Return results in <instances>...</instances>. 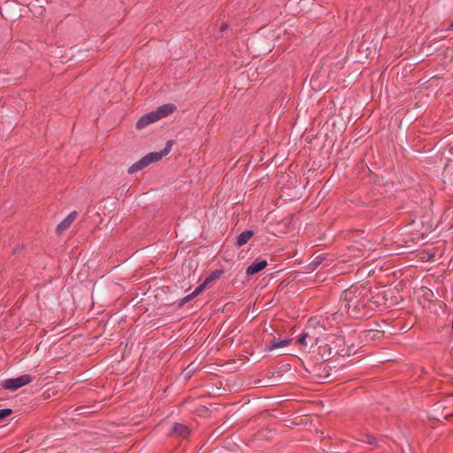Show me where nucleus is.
Here are the masks:
<instances>
[{"label": "nucleus", "mask_w": 453, "mask_h": 453, "mask_svg": "<svg viewBox=\"0 0 453 453\" xmlns=\"http://www.w3.org/2000/svg\"><path fill=\"white\" fill-rule=\"evenodd\" d=\"M370 291L365 287H352L345 290L341 297L340 314L353 319H364L370 316Z\"/></svg>", "instance_id": "1"}, {"label": "nucleus", "mask_w": 453, "mask_h": 453, "mask_svg": "<svg viewBox=\"0 0 453 453\" xmlns=\"http://www.w3.org/2000/svg\"><path fill=\"white\" fill-rule=\"evenodd\" d=\"M175 109L176 107L172 104H163L157 107L155 111L142 116L137 120L135 127L137 129H142L150 124L155 123L164 118H166L172 114Z\"/></svg>", "instance_id": "2"}, {"label": "nucleus", "mask_w": 453, "mask_h": 453, "mask_svg": "<svg viewBox=\"0 0 453 453\" xmlns=\"http://www.w3.org/2000/svg\"><path fill=\"white\" fill-rule=\"evenodd\" d=\"M172 148L171 142H168L166 146L158 152H150L142 157L140 160L133 164L128 168V173L134 174L143 168L147 167L150 164L159 161L163 157L166 156Z\"/></svg>", "instance_id": "3"}, {"label": "nucleus", "mask_w": 453, "mask_h": 453, "mask_svg": "<svg viewBox=\"0 0 453 453\" xmlns=\"http://www.w3.org/2000/svg\"><path fill=\"white\" fill-rule=\"evenodd\" d=\"M32 381V377L28 374H24L17 378L4 380L3 388L7 390L15 391L19 388L29 384Z\"/></svg>", "instance_id": "4"}, {"label": "nucleus", "mask_w": 453, "mask_h": 453, "mask_svg": "<svg viewBox=\"0 0 453 453\" xmlns=\"http://www.w3.org/2000/svg\"><path fill=\"white\" fill-rule=\"evenodd\" d=\"M267 265V261L264 259H257L251 263L246 269L247 275H253L264 270Z\"/></svg>", "instance_id": "5"}, {"label": "nucleus", "mask_w": 453, "mask_h": 453, "mask_svg": "<svg viewBox=\"0 0 453 453\" xmlns=\"http://www.w3.org/2000/svg\"><path fill=\"white\" fill-rule=\"evenodd\" d=\"M76 215H77V212L76 211H72L71 213H69L58 225V232H63L65 230H66L70 225L73 223V221L76 218Z\"/></svg>", "instance_id": "6"}, {"label": "nucleus", "mask_w": 453, "mask_h": 453, "mask_svg": "<svg viewBox=\"0 0 453 453\" xmlns=\"http://www.w3.org/2000/svg\"><path fill=\"white\" fill-rule=\"evenodd\" d=\"M170 434H175L181 438H186L189 434V430L186 426L175 423L173 426Z\"/></svg>", "instance_id": "7"}, {"label": "nucleus", "mask_w": 453, "mask_h": 453, "mask_svg": "<svg viewBox=\"0 0 453 453\" xmlns=\"http://www.w3.org/2000/svg\"><path fill=\"white\" fill-rule=\"evenodd\" d=\"M254 234L253 231L246 230L242 232L237 237L235 241V245L238 247H242L246 244L251 236Z\"/></svg>", "instance_id": "8"}, {"label": "nucleus", "mask_w": 453, "mask_h": 453, "mask_svg": "<svg viewBox=\"0 0 453 453\" xmlns=\"http://www.w3.org/2000/svg\"><path fill=\"white\" fill-rule=\"evenodd\" d=\"M290 343V340L288 338L285 339H280L277 341H273L266 349L270 351L280 349V348H285Z\"/></svg>", "instance_id": "9"}, {"label": "nucleus", "mask_w": 453, "mask_h": 453, "mask_svg": "<svg viewBox=\"0 0 453 453\" xmlns=\"http://www.w3.org/2000/svg\"><path fill=\"white\" fill-rule=\"evenodd\" d=\"M222 273H223L222 270H215L209 276H207L203 281L205 282L206 285H208L211 281H213L214 280H216L219 277H220V275Z\"/></svg>", "instance_id": "10"}, {"label": "nucleus", "mask_w": 453, "mask_h": 453, "mask_svg": "<svg viewBox=\"0 0 453 453\" xmlns=\"http://www.w3.org/2000/svg\"><path fill=\"white\" fill-rule=\"evenodd\" d=\"M206 287L207 285L203 281L197 288H195V290L191 293V296H197Z\"/></svg>", "instance_id": "11"}, {"label": "nucleus", "mask_w": 453, "mask_h": 453, "mask_svg": "<svg viewBox=\"0 0 453 453\" xmlns=\"http://www.w3.org/2000/svg\"><path fill=\"white\" fill-rule=\"evenodd\" d=\"M12 413V410L9 408L0 409V420L5 418Z\"/></svg>", "instance_id": "12"}, {"label": "nucleus", "mask_w": 453, "mask_h": 453, "mask_svg": "<svg viewBox=\"0 0 453 453\" xmlns=\"http://www.w3.org/2000/svg\"><path fill=\"white\" fill-rule=\"evenodd\" d=\"M365 438H366V440H363L362 441L366 442V443H368L370 445H376L377 444L376 438L373 437L372 435L366 434Z\"/></svg>", "instance_id": "13"}, {"label": "nucleus", "mask_w": 453, "mask_h": 453, "mask_svg": "<svg viewBox=\"0 0 453 453\" xmlns=\"http://www.w3.org/2000/svg\"><path fill=\"white\" fill-rule=\"evenodd\" d=\"M308 336V334L306 333H303L301 334L298 338H297V342L300 345L302 346H305L306 345V338Z\"/></svg>", "instance_id": "14"}, {"label": "nucleus", "mask_w": 453, "mask_h": 453, "mask_svg": "<svg viewBox=\"0 0 453 453\" xmlns=\"http://www.w3.org/2000/svg\"><path fill=\"white\" fill-rule=\"evenodd\" d=\"M193 298H194V296H191V294H189V295H188L187 296H185V297L181 300L180 304H184V303H186L189 302V301H190L191 299H193Z\"/></svg>", "instance_id": "15"}, {"label": "nucleus", "mask_w": 453, "mask_h": 453, "mask_svg": "<svg viewBox=\"0 0 453 453\" xmlns=\"http://www.w3.org/2000/svg\"><path fill=\"white\" fill-rule=\"evenodd\" d=\"M318 258H319V257H316V258L313 260V262H312V264H313L315 266H318L319 265H320V264H321V260H318Z\"/></svg>", "instance_id": "16"}, {"label": "nucleus", "mask_w": 453, "mask_h": 453, "mask_svg": "<svg viewBox=\"0 0 453 453\" xmlns=\"http://www.w3.org/2000/svg\"><path fill=\"white\" fill-rule=\"evenodd\" d=\"M227 27L226 24H222L221 30H225Z\"/></svg>", "instance_id": "17"}, {"label": "nucleus", "mask_w": 453, "mask_h": 453, "mask_svg": "<svg viewBox=\"0 0 453 453\" xmlns=\"http://www.w3.org/2000/svg\"><path fill=\"white\" fill-rule=\"evenodd\" d=\"M452 26H453V21H452Z\"/></svg>", "instance_id": "18"}]
</instances>
